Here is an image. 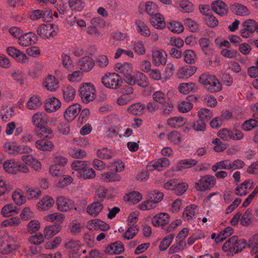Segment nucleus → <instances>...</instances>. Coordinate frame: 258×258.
Wrapping results in <instances>:
<instances>
[{
  "instance_id": "0eeeda50",
  "label": "nucleus",
  "mask_w": 258,
  "mask_h": 258,
  "mask_svg": "<svg viewBox=\"0 0 258 258\" xmlns=\"http://www.w3.org/2000/svg\"><path fill=\"white\" fill-rule=\"evenodd\" d=\"M80 95L83 103L87 104L95 98V87L91 83L83 85L79 89Z\"/></svg>"
},
{
  "instance_id": "c03bdc74",
  "label": "nucleus",
  "mask_w": 258,
  "mask_h": 258,
  "mask_svg": "<svg viewBox=\"0 0 258 258\" xmlns=\"http://www.w3.org/2000/svg\"><path fill=\"white\" fill-rule=\"evenodd\" d=\"M88 164L89 163L87 161L75 160L72 163L71 167L72 169L76 172L75 173H78L87 167Z\"/></svg>"
},
{
  "instance_id": "c756f323",
  "label": "nucleus",
  "mask_w": 258,
  "mask_h": 258,
  "mask_svg": "<svg viewBox=\"0 0 258 258\" xmlns=\"http://www.w3.org/2000/svg\"><path fill=\"white\" fill-rule=\"evenodd\" d=\"M146 106L140 103H135L130 106L127 111L133 115L141 116L144 113Z\"/></svg>"
},
{
  "instance_id": "f3484780",
  "label": "nucleus",
  "mask_w": 258,
  "mask_h": 258,
  "mask_svg": "<svg viewBox=\"0 0 258 258\" xmlns=\"http://www.w3.org/2000/svg\"><path fill=\"white\" fill-rule=\"evenodd\" d=\"M123 244L119 241L111 243L107 246L105 249V252L109 254H118L124 251Z\"/></svg>"
},
{
  "instance_id": "ddd939ff",
  "label": "nucleus",
  "mask_w": 258,
  "mask_h": 258,
  "mask_svg": "<svg viewBox=\"0 0 258 258\" xmlns=\"http://www.w3.org/2000/svg\"><path fill=\"white\" fill-rule=\"evenodd\" d=\"M31 120L36 127H42L46 125L48 121V116L44 112H38L32 117Z\"/></svg>"
},
{
  "instance_id": "412c9836",
  "label": "nucleus",
  "mask_w": 258,
  "mask_h": 258,
  "mask_svg": "<svg viewBox=\"0 0 258 258\" xmlns=\"http://www.w3.org/2000/svg\"><path fill=\"white\" fill-rule=\"evenodd\" d=\"M197 67L191 66H186L180 68L177 73V77L179 79L187 78L191 76L197 71Z\"/></svg>"
},
{
  "instance_id": "e2e57ef3",
  "label": "nucleus",
  "mask_w": 258,
  "mask_h": 258,
  "mask_svg": "<svg viewBox=\"0 0 258 258\" xmlns=\"http://www.w3.org/2000/svg\"><path fill=\"white\" fill-rule=\"evenodd\" d=\"M196 55L195 52L190 49L186 50L184 52V61L188 64L194 63L196 61Z\"/></svg>"
},
{
  "instance_id": "1a4fd4ad",
  "label": "nucleus",
  "mask_w": 258,
  "mask_h": 258,
  "mask_svg": "<svg viewBox=\"0 0 258 258\" xmlns=\"http://www.w3.org/2000/svg\"><path fill=\"white\" fill-rule=\"evenodd\" d=\"M242 28L240 30V35L243 38H247L250 37L255 31L256 22L253 19H248L244 21L242 24Z\"/></svg>"
},
{
  "instance_id": "5fc2aeb1",
  "label": "nucleus",
  "mask_w": 258,
  "mask_h": 258,
  "mask_svg": "<svg viewBox=\"0 0 258 258\" xmlns=\"http://www.w3.org/2000/svg\"><path fill=\"white\" fill-rule=\"evenodd\" d=\"M85 3L81 0H71L69 7L72 11L81 12L85 7Z\"/></svg>"
},
{
  "instance_id": "f704fd0d",
  "label": "nucleus",
  "mask_w": 258,
  "mask_h": 258,
  "mask_svg": "<svg viewBox=\"0 0 258 258\" xmlns=\"http://www.w3.org/2000/svg\"><path fill=\"white\" fill-rule=\"evenodd\" d=\"M185 122V119L180 116H175L169 118L167 120V123L171 127L178 128L182 126Z\"/></svg>"
},
{
  "instance_id": "c9c22d12",
  "label": "nucleus",
  "mask_w": 258,
  "mask_h": 258,
  "mask_svg": "<svg viewBox=\"0 0 258 258\" xmlns=\"http://www.w3.org/2000/svg\"><path fill=\"white\" fill-rule=\"evenodd\" d=\"M41 105L39 97L37 95L32 96L27 103V108L29 110H36Z\"/></svg>"
},
{
  "instance_id": "473e14b6",
  "label": "nucleus",
  "mask_w": 258,
  "mask_h": 258,
  "mask_svg": "<svg viewBox=\"0 0 258 258\" xmlns=\"http://www.w3.org/2000/svg\"><path fill=\"white\" fill-rule=\"evenodd\" d=\"M198 89L197 86L194 83H181L178 86L179 91L184 94L195 92Z\"/></svg>"
},
{
  "instance_id": "de8ad7c7",
  "label": "nucleus",
  "mask_w": 258,
  "mask_h": 258,
  "mask_svg": "<svg viewBox=\"0 0 258 258\" xmlns=\"http://www.w3.org/2000/svg\"><path fill=\"white\" fill-rule=\"evenodd\" d=\"M249 247L251 248V252L255 254L254 258H258V234L254 235L249 240Z\"/></svg>"
},
{
  "instance_id": "2eb2a0df",
  "label": "nucleus",
  "mask_w": 258,
  "mask_h": 258,
  "mask_svg": "<svg viewBox=\"0 0 258 258\" xmlns=\"http://www.w3.org/2000/svg\"><path fill=\"white\" fill-rule=\"evenodd\" d=\"M197 98L195 96L190 95L186 97L185 100L182 101L178 103V109L182 113L188 112L192 108L191 102L196 101Z\"/></svg>"
},
{
  "instance_id": "5701e85b",
  "label": "nucleus",
  "mask_w": 258,
  "mask_h": 258,
  "mask_svg": "<svg viewBox=\"0 0 258 258\" xmlns=\"http://www.w3.org/2000/svg\"><path fill=\"white\" fill-rule=\"evenodd\" d=\"M103 208V204L99 201H95L88 206L87 212L93 217L97 216Z\"/></svg>"
},
{
  "instance_id": "f8f14e48",
  "label": "nucleus",
  "mask_w": 258,
  "mask_h": 258,
  "mask_svg": "<svg viewBox=\"0 0 258 258\" xmlns=\"http://www.w3.org/2000/svg\"><path fill=\"white\" fill-rule=\"evenodd\" d=\"M81 110L80 104L76 103L69 106L65 110L63 115L68 121H73L78 116Z\"/></svg>"
},
{
  "instance_id": "8fccbe9b",
  "label": "nucleus",
  "mask_w": 258,
  "mask_h": 258,
  "mask_svg": "<svg viewBox=\"0 0 258 258\" xmlns=\"http://www.w3.org/2000/svg\"><path fill=\"white\" fill-rule=\"evenodd\" d=\"M18 211L16 209L13 204L5 205L2 209V214L6 217L12 216L15 213H18Z\"/></svg>"
},
{
  "instance_id": "774afa93",
  "label": "nucleus",
  "mask_w": 258,
  "mask_h": 258,
  "mask_svg": "<svg viewBox=\"0 0 258 258\" xmlns=\"http://www.w3.org/2000/svg\"><path fill=\"white\" fill-rule=\"evenodd\" d=\"M152 98L154 101L159 104H163L166 101V95L161 91L154 92L152 94Z\"/></svg>"
},
{
  "instance_id": "bb28decb",
  "label": "nucleus",
  "mask_w": 258,
  "mask_h": 258,
  "mask_svg": "<svg viewBox=\"0 0 258 258\" xmlns=\"http://www.w3.org/2000/svg\"><path fill=\"white\" fill-rule=\"evenodd\" d=\"M230 10L236 15L240 16H246L249 14V11L246 7L238 3L231 5Z\"/></svg>"
},
{
  "instance_id": "7c9ffc66",
  "label": "nucleus",
  "mask_w": 258,
  "mask_h": 258,
  "mask_svg": "<svg viewBox=\"0 0 258 258\" xmlns=\"http://www.w3.org/2000/svg\"><path fill=\"white\" fill-rule=\"evenodd\" d=\"M61 106L60 101L56 98H50L49 101L45 103V109L48 112H52L56 111Z\"/></svg>"
},
{
  "instance_id": "a211bd4d",
  "label": "nucleus",
  "mask_w": 258,
  "mask_h": 258,
  "mask_svg": "<svg viewBox=\"0 0 258 258\" xmlns=\"http://www.w3.org/2000/svg\"><path fill=\"white\" fill-rule=\"evenodd\" d=\"M169 222V215L165 213H161L155 216L152 219V223L154 226H159L165 228V225Z\"/></svg>"
},
{
  "instance_id": "4d7b16f0",
  "label": "nucleus",
  "mask_w": 258,
  "mask_h": 258,
  "mask_svg": "<svg viewBox=\"0 0 258 258\" xmlns=\"http://www.w3.org/2000/svg\"><path fill=\"white\" fill-rule=\"evenodd\" d=\"M12 197L14 202L19 206L23 205L26 202V198L20 190L14 191Z\"/></svg>"
},
{
  "instance_id": "6ab92c4d",
  "label": "nucleus",
  "mask_w": 258,
  "mask_h": 258,
  "mask_svg": "<svg viewBox=\"0 0 258 258\" xmlns=\"http://www.w3.org/2000/svg\"><path fill=\"white\" fill-rule=\"evenodd\" d=\"M19 44L23 46H28L35 43L37 41V36L33 32H30L21 35L19 38Z\"/></svg>"
},
{
  "instance_id": "ea45409f",
  "label": "nucleus",
  "mask_w": 258,
  "mask_h": 258,
  "mask_svg": "<svg viewBox=\"0 0 258 258\" xmlns=\"http://www.w3.org/2000/svg\"><path fill=\"white\" fill-rule=\"evenodd\" d=\"M101 178L106 182L118 181L121 177L118 174L112 172H106L101 174Z\"/></svg>"
},
{
  "instance_id": "58836bf2",
  "label": "nucleus",
  "mask_w": 258,
  "mask_h": 258,
  "mask_svg": "<svg viewBox=\"0 0 258 258\" xmlns=\"http://www.w3.org/2000/svg\"><path fill=\"white\" fill-rule=\"evenodd\" d=\"M136 84L139 86L146 88L148 86L149 81L147 76L143 73L137 72L135 73Z\"/></svg>"
},
{
  "instance_id": "f257e3e1",
  "label": "nucleus",
  "mask_w": 258,
  "mask_h": 258,
  "mask_svg": "<svg viewBox=\"0 0 258 258\" xmlns=\"http://www.w3.org/2000/svg\"><path fill=\"white\" fill-rule=\"evenodd\" d=\"M246 244L245 240L233 236L226 241L222 246V249L229 255H233L241 251L246 247Z\"/></svg>"
},
{
  "instance_id": "dca6fc26",
  "label": "nucleus",
  "mask_w": 258,
  "mask_h": 258,
  "mask_svg": "<svg viewBox=\"0 0 258 258\" xmlns=\"http://www.w3.org/2000/svg\"><path fill=\"white\" fill-rule=\"evenodd\" d=\"M199 43L203 52L208 56L214 55L213 45L209 39L202 38L199 39Z\"/></svg>"
},
{
  "instance_id": "e433bc0d",
  "label": "nucleus",
  "mask_w": 258,
  "mask_h": 258,
  "mask_svg": "<svg viewBox=\"0 0 258 258\" xmlns=\"http://www.w3.org/2000/svg\"><path fill=\"white\" fill-rule=\"evenodd\" d=\"M197 206L191 204L187 206L183 213L182 217L184 220H188L192 219L196 213Z\"/></svg>"
},
{
  "instance_id": "37998d69",
  "label": "nucleus",
  "mask_w": 258,
  "mask_h": 258,
  "mask_svg": "<svg viewBox=\"0 0 258 258\" xmlns=\"http://www.w3.org/2000/svg\"><path fill=\"white\" fill-rule=\"evenodd\" d=\"M14 109L12 107L6 106L1 111V116L4 121H8L14 114Z\"/></svg>"
},
{
  "instance_id": "aec40b11",
  "label": "nucleus",
  "mask_w": 258,
  "mask_h": 258,
  "mask_svg": "<svg viewBox=\"0 0 258 258\" xmlns=\"http://www.w3.org/2000/svg\"><path fill=\"white\" fill-rule=\"evenodd\" d=\"M78 65L80 70L87 72L92 69L95 65V62L91 57L85 56L79 60Z\"/></svg>"
},
{
  "instance_id": "a18cd8bd",
  "label": "nucleus",
  "mask_w": 258,
  "mask_h": 258,
  "mask_svg": "<svg viewBox=\"0 0 258 258\" xmlns=\"http://www.w3.org/2000/svg\"><path fill=\"white\" fill-rule=\"evenodd\" d=\"M230 160H224L217 162L212 166V170L214 172H216L219 169H227L230 170Z\"/></svg>"
},
{
  "instance_id": "a19ab883",
  "label": "nucleus",
  "mask_w": 258,
  "mask_h": 258,
  "mask_svg": "<svg viewBox=\"0 0 258 258\" xmlns=\"http://www.w3.org/2000/svg\"><path fill=\"white\" fill-rule=\"evenodd\" d=\"M153 19L152 24L155 28L159 29H163L165 27V22L162 15L158 14L157 15L154 16Z\"/></svg>"
},
{
  "instance_id": "2f4dec72",
  "label": "nucleus",
  "mask_w": 258,
  "mask_h": 258,
  "mask_svg": "<svg viewBox=\"0 0 258 258\" xmlns=\"http://www.w3.org/2000/svg\"><path fill=\"white\" fill-rule=\"evenodd\" d=\"M43 85L50 91H55L58 87V82L56 80L55 78L52 75L48 76L44 80Z\"/></svg>"
},
{
  "instance_id": "9d476101",
  "label": "nucleus",
  "mask_w": 258,
  "mask_h": 258,
  "mask_svg": "<svg viewBox=\"0 0 258 258\" xmlns=\"http://www.w3.org/2000/svg\"><path fill=\"white\" fill-rule=\"evenodd\" d=\"M56 202L58 210L63 212L70 211L74 206L72 201L62 196L57 198Z\"/></svg>"
},
{
  "instance_id": "6e6d98bb",
  "label": "nucleus",
  "mask_w": 258,
  "mask_h": 258,
  "mask_svg": "<svg viewBox=\"0 0 258 258\" xmlns=\"http://www.w3.org/2000/svg\"><path fill=\"white\" fill-rule=\"evenodd\" d=\"M168 29L172 32L179 34L183 32L184 28L182 24L179 22L172 21L169 23Z\"/></svg>"
},
{
  "instance_id": "72a5a7b5",
  "label": "nucleus",
  "mask_w": 258,
  "mask_h": 258,
  "mask_svg": "<svg viewBox=\"0 0 258 258\" xmlns=\"http://www.w3.org/2000/svg\"><path fill=\"white\" fill-rule=\"evenodd\" d=\"M135 23L137 26V31L139 34L144 37H149L150 35L149 28L144 22L137 20Z\"/></svg>"
},
{
  "instance_id": "79ce46f5",
  "label": "nucleus",
  "mask_w": 258,
  "mask_h": 258,
  "mask_svg": "<svg viewBox=\"0 0 258 258\" xmlns=\"http://www.w3.org/2000/svg\"><path fill=\"white\" fill-rule=\"evenodd\" d=\"M146 12L151 16H155L158 14V7L156 4L151 2H148L145 5Z\"/></svg>"
},
{
  "instance_id": "4c0bfd02",
  "label": "nucleus",
  "mask_w": 258,
  "mask_h": 258,
  "mask_svg": "<svg viewBox=\"0 0 258 258\" xmlns=\"http://www.w3.org/2000/svg\"><path fill=\"white\" fill-rule=\"evenodd\" d=\"M60 230L59 225H53L47 226L44 230L45 237L49 239L56 234Z\"/></svg>"
},
{
  "instance_id": "9b49d317",
  "label": "nucleus",
  "mask_w": 258,
  "mask_h": 258,
  "mask_svg": "<svg viewBox=\"0 0 258 258\" xmlns=\"http://www.w3.org/2000/svg\"><path fill=\"white\" fill-rule=\"evenodd\" d=\"M170 164L169 160L167 158H161L150 162L147 168L148 170L161 171L167 167Z\"/></svg>"
},
{
  "instance_id": "13d9d810",
  "label": "nucleus",
  "mask_w": 258,
  "mask_h": 258,
  "mask_svg": "<svg viewBox=\"0 0 258 258\" xmlns=\"http://www.w3.org/2000/svg\"><path fill=\"white\" fill-rule=\"evenodd\" d=\"M251 210L247 209L240 219V223L243 226H248L251 224Z\"/></svg>"
},
{
  "instance_id": "b1692460",
  "label": "nucleus",
  "mask_w": 258,
  "mask_h": 258,
  "mask_svg": "<svg viewBox=\"0 0 258 258\" xmlns=\"http://www.w3.org/2000/svg\"><path fill=\"white\" fill-rule=\"evenodd\" d=\"M35 146L40 150L49 152L52 151L54 147L53 144L51 141L46 139L36 141Z\"/></svg>"
},
{
  "instance_id": "864d4df0",
  "label": "nucleus",
  "mask_w": 258,
  "mask_h": 258,
  "mask_svg": "<svg viewBox=\"0 0 258 258\" xmlns=\"http://www.w3.org/2000/svg\"><path fill=\"white\" fill-rule=\"evenodd\" d=\"M174 70V66L171 63H168L163 75L162 81L169 80L173 75Z\"/></svg>"
},
{
  "instance_id": "338daca9",
  "label": "nucleus",
  "mask_w": 258,
  "mask_h": 258,
  "mask_svg": "<svg viewBox=\"0 0 258 258\" xmlns=\"http://www.w3.org/2000/svg\"><path fill=\"white\" fill-rule=\"evenodd\" d=\"M139 228L137 226H130L123 234V237L130 240L133 239L138 233Z\"/></svg>"
},
{
  "instance_id": "c85d7f7f",
  "label": "nucleus",
  "mask_w": 258,
  "mask_h": 258,
  "mask_svg": "<svg viewBox=\"0 0 258 258\" xmlns=\"http://www.w3.org/2000/svg\"><path fill=\"white\" fill-rule=\"evenodd\" d=\"M15 249V245L11 244L7 240H5L3 237H0V252L7 254Z\"/></svg>"
},
{
  "instance_id": "052dcab7",
  "label": "nucleus",
  "mask_w": 258,
  "mask_h": 258,
  "mask_svg": "<svg viewBox=\"0 0 258 258\" xmlns=\"http://www.w3.org/2000/svg\"><path fill=\"white\" fill-rule=\"evenodd\" d=\"M162 107L160 108L161 113L164 116H168L171 113L173 109V104L169 101H165L163 104H161Z\"/></svg>"
},
{
  "instance_id": "20e7f679",
  "label": "nucleus",
  "mask_w": 258,
  "mask_h": 258,
  "mask_svg": "<svg viewBox=\"0 0 258 258\" xmlns=\"http://www.w3.org/2000/svg\"><path fill=\"white\" fill-rule=\"evenodd\" d=\"M216 183L215 176L207 174L201 176L195 183V188L197 191H205L211 189Z\"/></svg>"
},
{
  "instance_id": "4be33fe9",
  "label": "nucleus",
  "mask_w": 258,
  "mask_h": 258,
  "mask_svg": "<svg viewBox=\"0 0 258 258\" xmlns=\"http://www.w3.org/2000/svg\"><path fill=\"white\" fill-rule=\"evenodd\" d=\"M212 9L216 14L220 16L226 15L228 12V7L223 2L217 1L213 2L212 4Z\"/></svg>"
},
{
  "instance_id": "3c124183",
  "label": "nucleus",
  "mask_w": 258,
  "mask_h": 258,
  "mask_svg": "<svg viewBox=\"0 0 258 258\" xmlns=\"http://www.w3.org/2000/svg\"><path fill=\"white\" fill-rule=\"evenodd\" d=\"M233 232V230L232 227L228 226L226 227L220 234L217 235L216 238V242H219L225 239L227 237L230 236Z\"/></svg>"
},
{
  "instance_id": "4468645a",
  "label": "nucleus",
  "mask_w": 258,
  "mask_h": 258,
  "mask_svg": "<svg viewBox=\"0 0 258 258\" xmlns=\"http://www.w3.org/2000/svg\"><path fill=\"white\" fill-rule=\"evenodd\" d=\"M165 52L162 50H155L152 51V61L156 67L164 65L166 63Z\"/></svg>"
},
{
  "instance_id": "603ef678",
  "label": "nucleus",
  "mask_w": 258,
  "mask_h": 258,
  "mask_svg": "<svg viewBox=\"0 0 258 258\" xmlns=\"http://www.w3.org/2000/svg\"><path fill=\"white\" fill-rule=\"evenodd\" d=\"M97 155L98 158L101 159L107 160L112 158L113 153L108 148H103L97 150Z\"/></svg>"
},
{
  "instance_id": "49530a36",
  "label": "nucleus",
  "mask_w": 258,
  "mask_h": 258,
  "mask_svg": "<svg viewBox=\"0 0 258 258\" xmlns=\"http://www.w3.org/2000/svg\"><path fill=\"white\" fill-rule=\"evenodd\" d=\"M62 63L64 68L69 71H72L74 69V66L71 57L66 54H62L61 56Z\"/></svg>"
},
{
  "instance_id": "423d86ee",
  "label": "nucleus",
  "mask_w": 258,
  "mask_h": 258,
  "mask_svg": "<svg viewBox=\"0 0 258 258\" xmlns=\"http://www.w3.org/2000/svg\"><path fill=\"white\" fill-rule=\"evenodd\" d=\"M4 151L13 156H16L24 153H29L32 149L27 146H20L16 143H6L3 145Z\"/></svg>"
},
{
  "instance_id": "bf43d9fd",
  "label": "nucleus",
  "mask_w": 258,
  "mask_h": 258,
  "mask_svg": "<svg viewBox=\"0 0 258 258\" xmlns=\"http://www.w3.org/2000/svg\"><path fill=\"white\" fill-rule=\"evenodd\" d=\"M198 116L200 119L205 122H207L213 116L212 112L207 108H201L198 111Z\"/></svg>"
},
{
  "instance_id": "680f3d73",
  "label": "nucleus",
  "mask_w": 258,
  "mask_h": 258,
  "mask_svg": "<svg viewBox=\"0 0 258 258\" xmlns=\"http://www.w3.org/2000/svg\"><path fill=\"white\" fill-rule=\"evenodd\" d=\"M64 247L70 250L79 249L80 247V242L79 240L69 238L65 241Z\"/></svg>"
},
{
  "instance_id": "09e8293b",
  "label": "nucleus",
  "mask_w": 258,
  "mask_h": 258,
  "mask_svg": "<svg viewBox=\"0 0 258 258\" xmlns=\"http://www.w3.org/2000/svg\"><path fill=\"white\" fill-rule=\"evenodd\" d=\"M115 68L118 69L119 72L124 75V77L132 73V66L129 63H124L123 64L117 63Z\"/></svg>"
},
{
  "instance_id": "cd10ccee",
  "label": "nucleus",
  "mask_w": 258,
  "mask_h": 258,
  "mask_svg": "<svg viewBox=\"0 0 258 258\" xmlns=\"http://www.w3.org/2000/svg\"><path fill=\"white\" fill-rule=\"evenodd\" d=\"M54 204V200L47 196L43 198L41 201L37 203V208L41 210H47L50 209Z\"/></svg>"
},
{
  "instance_id": "393cba45",
  "label": "nucleus",
  "mask_w": 258,
  "mask_h": 258,
  "mask_svg": "<svg viewBox=\"0 0 258 258\" xmlns=\"http://www.w3.org/2000/svg\"><path fill=\"white\" fill-rule=\"evenodd\" d=\"M75 176L79 178L93 179L96 176V173L94 169L91 168H85L82 171L78 173L73 172Z\"/></svg>"
},
{
  "instance_id": "69168bd1",
  "label": "nucleus",
  "mask_w": 258,
  "mask_h": 258,
  "mask_svg": "<svg viewBox=\"0 0 258 258\" xmlns=\"http://www.w3.org/2000/svg\"><path fill=\"white\" fill-rule=\"evenodd\" d=\"M49 173L53 176L60 177L63 175L64 172L62 167L54 164L49 167Z\"/></svg>"
},
{
  "instance_id": "f03ea898",
  "label": "nucleus",
  "mask_w": 258,
  "mask_h": 258,
  "mask_svg": "<svg viewBox=\"0 0 258 258\" xmlns=\"http://www.w3.org/2000/svg\"><path fill=\"white\" fill-rule=\"evenodd\" d=\"M199 81L211 92H217L222 89V85L218 79L214 75L209 73L202 74Z\"/></svg>"
},
{
  "instance_id": "6e6552de",
  "label": "nucleus",
  "mask_w": 258,
  "mask_h": 258,
  "mask_svg": "<svg viewBox=\"0 0 258 258\" xmlns=\"http://www.w3.org/2000/svg\"><path fill=\"white\" fill-rule=\"evenodd\" d=\"M57 27L52 24L41 25L37 30V33L43 38H50L57 33Z\"/></svg>"
},
{
  "instance_id": "7ed1b4c3",
  "label": "nucleus",
  "mask_w": 258,
  "mask_h": 258,
  "mask_svg": "<svg viewBox=\"0 0 258 258\" xmlns=\"http://www.w3.org/2000/svg\"><path fill=\"white\" fill-rule=\"evenodd\" d=\"M3 167L6 172L10 174H16L20 171L25 173L29 172L27 165L13 159L5 161Z\"/></svg>"
},
{
  "instance_id": "39448f33",
  "label": "nucleus",
  "mask_w": 258,
  "mask_h": 258,
  "mask_svg": "<svg viewBox=\"0 0 258 258\" xmlns=\"http://www.w3.org/2000/svg\"><path fill=\"white\" fill-rule=\"evenodd\" d=\"M101 82L106 88L116 89L121 85L122 79L116 73H108L102 78Z\"/></svg>"
},
{
  "instance_id": "0e129e2a",
  "label": "nucleus",
  "mask_w": 258,
  "mask_h": 258,
  "mask_svg": "<svg viewBox=\"0 0 258 258\" xmlns=\"http://www.w3.org/2000/svg\"><path fill=\"white\" fill-rule=\"evenodd\" d=\"M147 196V199H151L157 204L163 199L164 194L159 191L153 190L151 191Z\"/></svg>"
},
{
  "instance_id": "a878e982",
  "label": "nucleus",
  "mask_w": 258,
  "mask_h": 258,
  "mask_svg": "<svg viewBox=\"0 0 258 258\" xmlns=\"http://www.w3.org/2000/svg\"><path fill=\"white\" fill-rule=\"evenodd\" d=\"M63 98L67 102L73 101L76 95V90L70 85H67L63 87Z\"/></svg>"
}]
</instances>
